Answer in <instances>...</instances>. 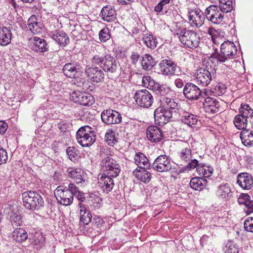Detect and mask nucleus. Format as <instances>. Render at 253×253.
Instances as JSON below:
<instances>
[{"mask_svg": "<svg viewBox=\"0 0 253 253\" xmlns=\"http://www.w3.org/2000/svg\"><path fill=\"white\" fill-rule=\"evenodd\" d=\"M142 83L145 84L148 83V85H149L152 89L155 86V84L158 83L150 76H144L142 79Z\"/></svg>", "mask_w": 253, "mask_h": 253, "instance_id": "obj_56", "label": "nucleus"}, {"mask_svg": "<svg viewBox=\"0 0 253 253\" xmlns=\"http://www.w3.org/2000/svg\"><path fill=\"white\" fill-rule=\"evenodd\" d=\"M203 104L206 112L214 114L219 111V103L214 98L210 97L206 98Z\"/></svg>", "mask_w": 253, "mask_h": 253, "instance_id": "obj_22", "label": "nucleus"}, {"mask_svg": "<svg viewBox=\"0 0 253 253\" xmlns=\"http://www.w3.org/2000/svg\"><path fill=\"white\" fill-rule=\"evenodd\" d=\"M68 158L73 162H78L80 158L79 152L75 147H68L66 149Z\"/></svg>", "mask_w": 253, "mask_h": 253, "instance_id": "obj_46", "label": "nucleus"}, {"mask_svg": "<svg viewBox=\"0 0 253 253\" xmlns=\"http://www.w3.org/2000/svg\"><path fill=\"white\" fill-rule=\"evenodd\" d=\"M156 94L165 97L170 91V89L165 84H160L159 83L156 84L154 87L152 89Z\"/></svg>", "mask_w": 253, "mask_h": 253, "instance_id": "obj_44", "label": "nucleus"}, {"mask_svg": "<svg viewBox=\"0 0 253 253\" xmlns=\"http://www.w3.org/2000/svg\"><path fill=\"white\" fill-rule=\"evenodd\" d=\"M181 122L188 126L192 127L198 122L197 116L187 112H184L181 116Z\"/></svg>", "mask_w": 253, "mask_h": 253, "instance_id": "obj_39", "label": "nucleus"}, {"mask_svg": "<svg viewBox=\"0 0 253 253\" xmlns=\"http://www.w3.org/2000/svg\"><path fill=\"white\" fill-rule=\"evenodd\" d=\"M23 206L30 211H39L44 207V200L41 195L37 191L28 190L22 194Z\"/></svg>", "mask_w": 253, "mask_h": 253, "instance_id": "obj_3", "label": "nucleus"}, {"mask_svg": "<svg viewBox=\"0 0 253 253\" xmlns=\"http://www.w3.org/2000/svg\"><path fill=\"white\" fill-rule=\"evenodd\" d=\"M244 228L246 231L253 233V217H249L245 221Z\"/></svg>", "mask_w": 253, "mask_h": 253, "instance_id": "obj_53", "label": "nucleus"}, {"mask_svg": "<svg viewBox=\"0 0 253 253\" xmlns=\"http://www.w3.org/2000/svg\"><path fill=\"white\" fill-rule=\"evenodd\" d=\"M134 99L138 106L146 108L151 107L154 100L152 95L146 89L137 90L134 94Z\"/></svg>", "mask_w": 253, "mask_h": 253, "instance_id": "obj_10", "label": "nucleus"}, {"mask_svg": "<svg viewBox=\"0 0 253 253\" xmlns=\"http://www.w3.org/2000/svg\"><path fill=\"white\" fill-rule=\"evenodd\" d=\"M113 177L112 176H109L103 173L98 180L99 186H100L104 192L108 193L113 189L114 186V182L112 178Z\"/></svg>", "mask_w": 253, "mask_h": 253, "instance_id": "obj_24", "label": "nucleus"}, {"mask_svg": "<svg viewBox=\"0 0 253 253\" xmlns=\"http://www.w3.org/2000/svg\"><path fill=\"white\" fill-rule=\"evenodd\" d=\"M100 16L104 21L110 22L115 21L116 19V12L112 6L106 5L102 8Z\"/></svg>", "mask_w": 253, "mask_h": 253, "instance_id": "obj_27", "label": "nucleus"}, {"mask_svg": "<svg viewBox=\"0 0 253 253\" xmlns=\"http://www.w3.org/2000/svg\"><path fill=\"white\" fill-rule=\"evenodd\" d=\"M68 175L71 177L77 184H83L85 182L84 171L80 169L69 168L67 170Z\"/></svg>", "mask_w": 253, "mask_h": 253, "instance_id": "obj_26", "label": "nucleus"}, {"mask_svg": "<svg viewBox=\"0 0 253 253\" xmlns=\"http://www.w3.org/2000/svg\"><path fill=\"white\" fill-rule=\"evenodd\" d=\"M246 208L247 209H245L244 211L247 215L253 212V200H250L246 205Z\"/></svg>", "mask_w": 253, "mask_h": 253, "instance_id": "obj_60", "label": "nucleus"}, {"mask_svg": "<svg viewBox=\"0 0 253 253\" xmlns=\"http://www.w3.org/2000/svg\"><path fill=\"white\" fill-rule=\"evenodd\" d=\"M104 220L97 215H95L92 220V224L96 226V227L100 228L104 224Z\"/></svg>", "mask_w": 253, "mask_h": 253, "instance_id": "obj_57", "label": "nucleus"}, {"mask_svg": "<svg viewBox=\"0 0 253 253\" xmlns=\"http://www.w3.org/2000/svg\"><path fill=\"white\" fill-rule=\"evenodd\" d=\"M154 115L156 124L162 126L171 121L173 114L160 105L154 111Z\"/></svg>", "mask_w": 253, "mask_h": 253, "instance_id": "obj_13", "label": "nucleus"}, {"mask_svg": "<svg viewBox=\"0 0 253 253\" xmlns=\"http://www.w3.org/2000/svg\"><path fill=\"white\" fill-rule=\"evenodd\" d=\"M12 33L10 27L0 28V45L6 46L11 42Z\"/></svg>", "mask_w": 253, "mask_h": 253, "instance_id": "obj_29", "label": "nucleus"}, {"mask_svg": "<svg viewBox=\"0 0 253 253\" xmlns=\"http://www.w3.org/2000/svg\"><path fill=\"white\" fill-rule=\"evenodd\" d=\"M147 138L152 142H160L163 137L161 129L156 126H150L146 129Z\"/></svg>", "mask_w": 253, "mask_h": 253, "instance_id": "obj_21", "label": "nucleus"}, {"mask_svg": "<svg viewBox=\"0 0 253 253\" xmlns=\"http://www.w3.org/2000/svg\"><path fill=\"white\" fill-rule=\"evenodd\" d=\"M237 49L234 43L230 42H224L220 46V52L216 49L214 52L211 54L209 60L213 63L215 60L217 63H223L227 67L231 66L233 63L231 59L236 54Z\"/></svg>", "mask_w": 253, "mask_h": 253, "instance_id": "obj_1", "label": "nucleus"}, {"mask_svg": "<svg viewBox=\"0 0 253 253\" xmlns=\"http://www.w3.org/2000/svg\"><path fill=\"white\" fill-rule=\"evenodd\" d=\"M101 118L103 123L107 125L118 124L122 120L121 114L111 109L103 110L101 114Z\"/></svg>", "mask_w": 253, "mask_h": 253, "instance_id": "obj_12", "label": "nucleus"}, {"mask_svg": "<svg viewBox=\"0 0 253 253\" xmlns=\"http://www.w3.org/2000/svg\"><path fill=\"white\" fill-rule=\"evenodd\" d=\"M237 183L244 189L249 190L253 185L252 175L247 172H242L237 175Z\"/></svg>", "mask_w": 253, "mask_h": 253, "instance_id": "obj_20", "label": "nucleus"}, {"mask_svg": "<svg viewBox=\"0 0 253 253\" xmlns=\"http://www.w3.org/2000/svg\"><path fill=\"white\" fill-rule=\"evenodd\" d=\"M156 63L154 58L149 54H145L141 57V64L143 70H151Z\"/></svg>", "mask_w": 253, "mask_h": 253, "instance_id": "obj_33", "label": "nucleus"}, {"mask_svg": "<svg viewBox=\"0 0 253 253\" xmlns=\"http://www.w3.org/2000/svg\"><path fill=\"white\" fill-rule=\"evenodd\" d=\"M7 160L8 156L7 151L0 146V165L5 164Z\"/></svg>", "mask_w": 253, "mask_h": 253, "instance_id": "obj_55", "label": "nucleus"}, {"mask_svg": "<svg viewBox=\"0 0 253 253\" xmlns=\"http://www.w3.org/2000/svg\"><path fill=\"white\" fill-rule=\"evenodd\" d=\"M219 11L221 13L230 12L233 9L232 0H219Z\"/></svg>", "mask_w": 253, "mask_h": 253, "instance_id": "obj_45", "label": "nucleus"}, {"mask_svg": "<svg viewBox=\"0 0 253 253\" xmlns=\"http://www.w3.org/2000/svg\"><path fill=\"white\" fill-rule=\"evenodd\" d=\"M191 155V150L189 147L182 149L179 153L181 160L185 163L192 160Z\"/></svg>", "mask_w": 253, "mask_h": 253, "instance_id": "obj_49", "label": "nucleus"}, {"mask_svg": "<svg viewBox=\"0 0 253 253\" xmlns=\"http://www.w3.org/2000/svg\"><path fill=\"white\" fill-rule=\"evenodd\" d=\"M134 160L135 161V164L138 166L143 165L142 168L145 169H151V164L150 163L147 158L142 153H136Z\"/></svg>", "mask_w": 253, "mask_h": 253, "instance_id": "obj_35", "label": "nucleus"}, {"mask_svg": "<svg viewBox=\"0 0 253 253\" xmlns=\"http://www.w3.org/2000/svg\"><path fill=\"white\" fill-rule=\"evenodd\" d=\"M140 57V54L136 51H132L130 55L131 63L132 65H135Z\"/></svg>", "mask_w": 253, "mask_h": 253, "instance_id": "obj_58", "label": "nucleus"}, {"mask_svg": "<svg viewBox=\"0 0 253 253\" xmlns=\"http://www.w3.org/2000/svg\"><path fill=\"white\" fill-rule=\"evenodd\" d=\"M188 20L196 26H201L204 24L206 18L205 12L199 9L189 10L188 12Z\"/></svg>", "mask_w": 253, "mask_h": 253, "instance_id": "obj_19", "label": "nucleus"}, {"mask_svg": "<svg viewBox=\"0 0 253 253\" xmlns=\"http://www.w3.org/2000/svg\"><path fill=\"white\" fill-rule=\"evenodd\" d=\"M34 49L36 51L43 52L48 50V45L46 41L44 39L38 37H34Z\"/></svg>", "mask_w": 253, "mask_h": 253, "instance_id": "obj_37", "label": "nucleus"}, {"mask_svg": "<svg viewBox=\"0 0 253 253\" xmlns=\"http://www.w3.org/2000/svg\"><path fill=\"white\" fill-rule=\"evenodd\" d=\"M183 94L185 97L190 101L198 100L200 98H205L207 95L195 84L186 82L183 88Z\"/></svg>", "mask_w": 253, "mask_h": 253, "instance_id": "obj_9", "label": "nucleus"}, {"mask_svg": "<svg viewBox=\"0 0 253 253\" xmlns=\"http://www.w3.org/2000/svg\"><path fill=\"white\" fill-rule=\"evenodd\" d=\"M9 220L13 227L20 226L23 223V216L18 211H12L10 212Z\"/></svg>", "mask_w": 253, "mask_h": 253, "instance_id": "obj_40", "label": "nucleus"}, {"mask_svg": "<svg viewBox=\"0 0 253 253\" xmlns=\"http://www.w3.org/2000/svg\"><path fill=\"white\" fill-rule=\"evenodd\" d=\"M8 128V125L4 121H0V134L5 133Z\"/></svg>", "mask_w": 253, "mask_h": 253, "instance_id": "obj_62", "label": "nucleus"}, {"mask_svg": "<svg viewBox=\"0 0 253 253\" xmlns=\"http://www.w3.org/2000/svg\"><path fill=\"white\" fill-rule=\"evenodd\" d=\"M76 139L82 147H89L96 141V135L91 127L84 126L81 127L77 131Z\"/></svg>", "mask_w": 253, "mask_h": 253, "instance_id": "obj_6", "label": "nucleus"}, {"mask_svg": "<svg viewBox=\"0 0 253 253\" xmlns=\"http://www.w3.org/2000/svg\"><path fill=\"white\" fill-rule=\"evenodd\" d=\"M199 162L200 161L196 159L192 160L187 165L181 168L177 174L191 171L196 168L197 171L200 175L204 177H210L213 173V168L210 165L201 162L199 163Z\"/></svg>", "mask_w": 253, "mask_h": 253, "instance_id": "obj_5", "label": "nucleus"}, {"mask_svg": "<svg viewBox=\"0 0 253 253\" xmlns=\"http://www.w3.org/2000/svg\"><path fill=\"white\" fill-rule=\"evenodd\" d=\"M79 206L81 209L80 211V225L85 226L88 225L91 221L92 218L90 211L86 208H84V205L81 203L79 204Z\"/></svg>", "mask_w": 253, "mask_h": 253, "instance_id": "obj_31", "label": "nucleus"}, {"mask_svg": "<svg viewBox=\"0 0 253 253\" xmlns=\"http://www.w3.org/2000/svg\"><path fill=\"white\" fill-rule=\"evenodd\" d=\"M116 135H118V134L112 130H109L105 134V140L109 145L113 146L118 142Z\"/></svg>", "mask_w": 253, "mask_h": 253, "instance_id": "obj_47", "label": "nucleus"}, {"mask_svg": "<svg viewBox=\"0 0 253 253\" xmlns=\"http://www.w3.org/2000/svg\"><path fill=\"white\" fill-rule=\"evenodd\" d=\"M13 239L18 243H22L26 241L28 237L27 232L23 228H16L12 233Z\"/></svg>", "mask_w": 253, "mask_h": 253, "instance_id": "obj_36", "label": "nucleus"}, {"mask_svg": "<svg viewBox=\"0 0 253 253\" xmlns=\"http://www.w3.org/2000/svg\"><path fill=\"white\" fill-rule=\"evenodd\" d=\"M197 82L203 86H207L211 80V73L206 69L200 68L196 74Z\"/></svg>", "mask_w": 253, "mask_h": 253, "instance_id": "obj_28", "label": "nucleus"}, {"mask_svg": "<svg viewBox=\"0 0 253 253\" xmlns=\"http://www.w3.org/2000/svg\"><path fill=\"white\" fill-rule=\"evenodd\" d=\"M70 99L75 103L83 106H91L95 102L94 97L90 93L76 90L70 93Z\"/></svg>", "mask_w": 253, "mask_h": 253, "instance_id": "obj_11", "label": "nucleus"}, {"mask_svg": "<svg viewBox=\"0 0 253 253\" xmlns=\"http://www.w3.org/2000/svg\"><path fill=\"white\" fill-rule=\"evenodd\" d=\"M161 106L166 109L169 110L173 114L176 112V108L178 104L175 102L174 99L167 97H163L160 100Z\"/></svg>", "mask_w": 253, "mask_h": 253, "instance_id": "obj_32", "label": "nucleus"}, {"mask_svg": "<svg viewBox=\"0 0 253 253\" xmlns=\"http://www.w3.org/2000/svg\"><path fill=\"white\" fill-rule=\"evenodd\" d=\"M202 182L200 181V177H194L191 178L190 182V186L194 190H203Z\"/></svg>", "mask_w": 253, "mask_h": 253, "instance_id": "obj_51", "label": "nucleus"}, {"mask_svg": "<svg viewBox=\"0 0 253 253\" xmlns=\"http://www.w3.org/2000/svg\"><path fill=\"white\" fill-rule=\"evenodd\" d=\"M85 75L92 82L99 83L103 81L104 78V71L95 67H86L85 71Z\"/></svg>", "mask_w": 253, "mask_h": 253, "instance_id": "obj_17", "label": "nucleus"}, {"mask_svg": "<svg viewBox=\"0 0 253 253\" xmlns=\"http://www.w3.org/2000/svg\"><path fill=\"white\" fill-rule=\"evenodd\" d=\"M148 169L142 168V166H138L133 171V175L136 178L144 183H148L151 179L152 176L151 173L147 171Z\"/></svg>", "mask_w": 253, "mask_h": 253, "instance_id": "obj_23", "label": "nucleus"}, {"mask_svg": "<svg viewBox=\"0 0 253 253\" xmlns=\"http://www.w3.org/2000/svg\"><path fill=\"white\" fill-rule=\"evenodd\" d=\"M81 69L82 67L78 62H70L64 65L62 72L66 77L74 78L77 74L81 71Z\"/></svg>", "mask_w": 253, "mask_h": 253, "instance_id": "obj_18", "label": "nucleus"}, {"mask_svg": "<svg viewBox=\"0 0 253 253\" xmlns=\"http://www.w3.org/2000/svg\"><path fill=\"white\" fill-rule=\"evenodd\" d=\"M239 115L248 119L253 117V110L248 104H242L239 109Z\"/></svg>", "mask_w": 253, "mask_h": 253, "instance_id": "obj_43", "label": "nucleus"}, {"mask_svg": "<svg viewBox=\"0 0 253 253\" xmlns=\"http://www.w3.org/2000/svg\"><path fill=\"white\" fill-rule=\"evenodd\" d=\"M102 169L103 174L109 176L116 177L121 171L119 163L111 156H106L101 160Z\"/></svg>", "mask_w": 253, "mask_h": 253, "instance_id": "obj_7", "label": "nucleus"}, {"mask_svg": "<svg viewBox=\"0 0 253 253\" xmlns=\"http://www.w3.org/2000/svg\"><path fill=\"white\" fill-rule=\"evenodd\" d=\"M179 40L184 45L191 48H196L199 46V37L197 33L193 31L184 28L181 30Z\"/></svg>", "mask_w": 253, "mask_h": 253, "instance_id": "obj_8", "label": "nucleus"}, {"mask_svg": "<svg viewBox=\"0 0 253 253\" xmlns=\"http://www.w3.org/2000/svg\"><path fill=\"white\" fill-rule=\"evenodd\" d=\"M111 38V34L109 29L107 28H104L99 33V38L101 42H106Z\"/></svg>", "mask_w": 253, "mask_h": 253, "instance_id": "obj_52", "label": "nucleus"}, {"mask_svg": "<svg viewBox=\"0 0 253 253\" xmlns=\"http://www.w3.org/2000/svg\"><path fill=\"white\" fill-rule=\"evenodd\" d=\"M160 70L164 75H173L179 69L176 63L169 58L162 60L159 64Z\"/></svg>", "mask_w": 253, "mask_h": 253, "instance_id": "obj_16", "label": "nucleus"}, {"mask_svg": "<svg viewBox=\"0 0 253 253\" xmlns=\"http://www.w3.org/2000/svg\"><path fill=\"white\" fill-rule=\"evenodd\" d=\"M225 253H239V246L234 241L229 240L228 241L224 248Z\"/></svg>", "mask_w": 253, "mask_h": 253, "instance_id": "obj_48", "label": "nucleus"}, {"mask_svg": "<svg viewBox=\"0 0 253 253\" xmlns=\"http://www.w3.org/2000/svg\"><path fill=\"white\" fill-rule=\"evenodd\" d=\"M244 160L246 163V166L247 168L252 167L253 165V158L249 155H246L244 157Z\"/></svg>", "mask_w": 253, "mask_h": 253, "instance_id": "obj_63", "label": "nucleus"}, {"mask_svg": "<svg viewBox=\"0 0 253 253\" xmlns=\"http://www.w3.org/2000/svg\"><path fill=\"white\" fill-rule=\"evenodd\" d=\"M75 192L74 196H75L78 200L81 202H84L85 200V197L84 196V194L83 192L80 191L77 187V190Z\"/></svg>", "mask_w": 253, "mask_h": 253, "instance_id": "obj_61", "label": "nucleus"}, {"mask_svg": "<svg viewBox=\"0 0 253 253\" xmlns=\"http://www.w3.org/2000/svg\"><path fill=\"white\" fill-rule=\"evenodd\" d=\"M91 61L93 64L98 65L106 73H116L120 68L119 62L111 54L95 55Z\"/></svg>", "mask_w": 253, "mask_h": 253, "instance_id": "obj_2", "label": "nucleus"}, {"mask_svg": "<svg viewBox=\"0 0 253 253\" xmlns=\"http://www.w3.org/2000/svg\"><path fill=\"white\" fill-rule=\"evenodd\" d=\"M27 25L30 31L33 34H37L39 32L41 28L39 23L37 22V18L36 15H33L30 17L27 21Z\"/></svg>", "mask_w": 253, "mask_h": 253, "instance_id": "obj_42", "label": "nucleus"}, {"mask_svg": "<svg viewBox=\"0 0 253 253\" xmlns=\"http://www.w3.org/2000/svg\"><path fill=\"white\" fill-rule=\"evenodd\" d=\"M92 84L86 80H84L82 81V87L84 89H89L90 90H92V89L90 88L91 85Z\"/></svg>", "mask_w": 253, "mask_h": 253, "instance_id": "obj_64", "label": "nucleus"}, {"mask_svg": "<svg viewBox=\"0 0 253 253\" xmlns=\"http://www.w3.org/2000/svg\"><path fill=\"white\" fill-rule=\"evenodd\" d=\"M205 15L208 21L214 24H219L222 22L224 17L223 13L220 12L217 6L211 5L205 11Z\"/></svg>", "mask_w": 253, "mask_h": 253, "instance_id": "obj_14", "label": "nucleus"}, {"mask_svg": "<svg viewBox=\"0 0 253 253\" xmlns=\"http://www.w3.org/2000/svg\"><path fill=\"white\" fill-rule=\"evenodd\" d=\"M230 184L228 183H222L218 187L217 193L222 199H230L232 197Z\"/></svg>", "mask_w": 253, "mask_h": 253, "instance_id": "obj_34", "label": "nucleus"}, {"mask_svg": "<svg viewBox=\"0 0 253 253\" xmlns=\"http://www.w3.org/2000/svg\"><path fill=\"white\" fill-rule=\"evenodd\" d=\"M45 243V238L42 234H39L37 236H35L34 239V248L40 249L43 246Z\"/></svg>", "mask_w": 253, "mask_h": 253, "instance_id": "obj_50", "label": "nucleus"}, {"mask_svg": "<svg viewBox=\"0 0 253 253\" xmlns=\"http://www.w3.org/2000/svg\"><path fill=\"white\" fill-rule=\"evenodd\" d=\"M233 123L235 126L239 130L246 129L248 125V119L243 117L241 115L238 114L234 118Z\"/></svg>", "mask_w": 253, "mask_h": 253, "instance_id": "obj_41", "label": "nucleus"}, {"mask_svg": "<svg viewBox=\"0 0 253 253\" xmlns=\"http://www.w3.org/2000/svg\"><path fill=\"white\" fill-rule=\"evenodd\" d=\"M50 36L61 46L64 47L69 43L70 40L69 37L63 31L57 30L54 33H51Z\"/></svg>", "mask_w": 253, "mask_h": 253, "instance_id": "obj_25", "label": "nucleus"}, {"mask_svg": "<svg viewBox=\"0 0 253 253\" xmlns=\"http://www.w3.org/2000/svg\"><path fill=\"white\" fill-rule=\"evenodd\" d=\"M240 138L243 145L247 147L253 146V131L249 129L242 130L240 134Z\"/></svg>", "mask_w": 253, "mask_h": 253, "instance_id": "obj_30", "label": "nucleus"}, {"mask_svg": "<svg viewBox=\"0 0 253 253\" xmlns=\"http://www.w3.org/2000/svg\"><path fill=\"white\" fill-rule=\"evenodd\" d=\"M250 198V196L248 194L242 193L238 198L237 202L239 205H245L246 206L251 200Z\"/></svg>", "mask_w": 253, "mask_h": 253, "instance_id": "obj_54", "label": "nucleus"}, {"mask_svg": "<svg viewBox=\"0 0 253 253\" xmlns=\"http://www.w3.org/2000/svg\"><path fill=\"white\" fill-rule=\"evenodd\" d=\"M90 198L91 199V201L94 204H96V206L98 208H100L101 206V203L102 202V199L100 198L99 196L96 195H93L90 196Z\"/></svg>", "mask_w": 253, "mask_h": 253, "instance_id": "obj_59", "label": "nucleus"}, {"mask_svg": "<svg viewBox=\"0 0 253 253\" xmlns=\"http://www.w3.org/2000/svg\"><path fill=\"white\" fill-rule=\"evenodd\" d=\"M77 190V187L72 183L66 185H60L56 189L57 197L56 199L58 203L63 206H67L73 203L75 192Z\"/></svg>", "mask_w": 253, "mask_h": 253, "instance_id": "obj_4", "label": "nucleus"}, {"mask_svg": "<svg viewBox=\"0 0 253 253\" xmlns=\"http://www.w3.org/2000/svg\"><path fill=\"white\" fill-rule=\"evenodd\" d=\"M142 41L148 47L152 49H155L158 44L157 38L150 33L144 34Z\"/></svg>", "mask_w": 253, "mask_h": 253, "instance_id": "obj_38", "label": "nucleus"}, {"mask_svg": "<svg viewBox=\"0 0 253 253\" xmlns=\"http://www.w3.org/2000/svg\"><path fill=\"white\" fill-rule=\"evenodd\" d=\"M151 165L153 169L158 172H167L171 169L170 161L165 155L158 156Z\"/></svg>", "mask_w": 253, "mask_h": 253, "instance_id": "obj_15", "label": "nucleus"}]
</instances>
